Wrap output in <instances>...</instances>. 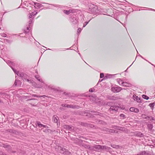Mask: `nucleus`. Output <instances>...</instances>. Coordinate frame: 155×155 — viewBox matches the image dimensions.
I'll list each match as a JSON object with an SVG mask.
<instances>
[{"mask_svg":"<svg viewBox=\"0 0 155 155\" xmlns=\"http://www.w3.org/2000/svg\"><path fill=\"white\" fill-rule=\"evenodd\" d=\"M89 91L90 92H94V90L93 89H92L91 88L89 89Z\"/></svg>","mask_w":155,"mask_h":155,"instance_id":"obj_49","label":"nucleus"},{"mask_svg":"<svg viewBox=\"0 0 155 155\" xmlns=\"http://www.w3.org/2000/svg\"><path fill=\"white\" fill-rule=\"evenodd\" d=\"M32 97H41L40 95H37L35 94H32Z\"/></svg>","mask_w":155,"mask_h":155,"instance_id":"obj_41","label":"nucleus"},{"mask_svg":"<svg viewBox=\"0 0 155 155\" xmlns=\"http://www.w3.org/2000/svg\"><path fill=\"white\" fill-rule=\"evenodd\" d=\"M73 10L72 9H70L69 10H63V12L66 15H69L70 13H73L74 12L73 11Z\"/></svg>","mask_w":155,"mask_h":155,"instance_id":"obj_12","label":"nucleus"},{"mask_svg":"<svg viewBox=\"0 0 155 155\" xmlns=\"http://www.w3.org/2000/svg\"><path fill=\"white\" fill-rule=\"evenodd\" d=\"M130 83L124 82V84L123 85V86L124 87H130Z\"/></svg>","mask_w":155,"mask_h":155,"instance_id":"obj_25","label":"nucleus"},{"mask_svg":"<svg viewBox=\"0 0 155 155\" xmlns=\"http://www.w3.org/2000/svg\"><path fill=\"white\" fill-rule=\"evenodd\" d=\"M1 36L3 37H7V34L4 33L0 34Z\"/></svg>","mask_w":155,"mask_h":155,"instance_id":"obj_37","label":"nucleus"},{"mask_svg":"<svg viewBox=\"0 0 155 155\" xmlns=\"http://www.w3.org/2000/svg\"><path fill=\"white\" fill-rule=\"evenodd\" d=\"M16 74L18 76L21 77L23 79H24V77H25V76L26 75L25 74L19 71H17Z\"/></svg>","mask_w":155,"mask_h":155,"instance_id":"obj_9","label":"nucleus"},{"mask_svg":"<svg viewBox=\"0 0 155 155\" xmlns=\"http://www.w3.org/2000/svg\"><path fill=\"white\" fill-rule=\"evenodd\" d=\"M8 131H9V132H13V130H11V129H8Z\"/></svg>","mask_w":155,"mask_h":155,"instance_id":"obj_48","label":"nucleus"},{"mask_svg":"<svg viewBox=\"0 0 155 155\" xmlns=\"http://www.w3.org/2000/svg\"><path fill=\"white\" fill-rule=\"evenodd\" d=\"M24 79H25V81H27L28 82L30 81L31 83H32V85H35V82H34L32 80H29L28 79H25L24 78Z\"/></svg>","mask_w":155,"mask_h":155,"instance_id":"obj_24","label":"nucleus"},{"mask_svg":"<svg viewBox=\"0 0 155 155\" xmlns=\"http://www.w3.org/2000/svg\"><path fill=\"white\" fill-rule=\"evenodd\" d=\"M68 105V104H62L61 106L63 107H67Z\"/></svg>","mask_w":155,"mask_h":155,"instance_id":"obj_45","label":"nucleus"},{"mask_svg":"<svg viewBox=\"0 0 155 155\" xmlns=\"http://www.w3.org/2000/svg\"><path fill=\"white\" fill-rule=\"evenodd\" d=\"M34 17H32L31 18H29L30 19V21H29V25H30L33 22V20L34 19Z\"/></svg>","mask_w":155,"mask_h":155,"instance_id":"obj_31","label":"nucleus"},{"mask_svg":"<svg viewBox=\"0 0 155 155\" xmlns=\"http://www.w3.org/2000/svg\"><path fill=\"white\" fill-rule=\"evenodd\" d=\"M145 151H143L137 154V155H145Z\"/></svg>","mask_w":155,"mask_h":155,"instance_id":"obj_30","label":"nucleus"},{"mask_svg":"<svg viewBox=\"0 0 155 155\" xmlns=\"http://www.w3.org/2000/svg\"><path fill=\"white\" fill-rule=\"evenodd\" d=\"M133 99L135 101H137L138 103H141V100L140 98L139 97L135 95H134L133 96Z\"/></svg>","mask_w":155,"mask_h":155,"instance_id":"obj_6","label":"nucleus"},{"mask_svg":"<svg viewBox=\"0 0 155 155\" xmlns=\"http://www.w3.org/2000/svg\"><path fill=\"white\" fill-rule=\"evenodd\" d=\"M35 78H36L38 81L43 83V84H45V83L41 79L40 77L38 75H36L35 76Z\"/></svg>","mask_w":155,"mask_h":155,"instance_id":"obj_19","label":"nucleus"},{"mask_svg":"<svg viewBox=\"0 0 155 155\" xmlns=\"http://www.w3.org/2000/svg\"><path fill=\"white\" fill-rule=\"evenodd\" d=\"M42 129L43 130V131L44 132L47 133L49 132V129H47V128H43Z\"/></svg>","mask_w":155,"mask_h":155,"instance_id":"obj_34","label":"nucleus"},{"mask_svg":"<svg viewBox=\"0 0 155 155\" xmlns=\"http://www.w3.org/2000/svg\"><path fill=\"white\" fill-rule=\"evenodd\" d=\"M50 5L51 6H49L48 7H47V9H54L53 7H59V5H54V4H50Z\"/></svg>","mask_w":155,"mask_h":155,"instance_id":"obj_18","label":"nucleus"},{"mask_svg":"<svg viewBox=\"0 0 155 155\" xmlns=\"http://www.w3.org/2000/svg\"><path fill=\"white\" fill-rule=\"evenodd\" d=\"M81 125L85 127H87L91 128L94 127L93 125L91 124H87L84 123H81Z\"/></svg>","mask_w":155,"mask_h":155,"instance_id":"obj_11","label":"nucleus"},{"mask_svg":"<svg viewBox=\"0 0 155 155\" xmlns=\"http://www.w3.org/2000/svg\"><path fill=\"white\" fill-rule=\"evenodd\" d=\"M12 69L13 70V71H14V72L16 73H17V71H16V70H15V69H14L13 68H12Z\"/></svg>","mask_w":155,"mask_h":155,"instance_id":"obj_50","label":"nucleus"},{"mask_svg":"<svg viewBox=\"0 0 155 155\" xmlns=\"http://www.w3.org/2000/svg\"><path fill=\"white\" fill-rule=\"evenodd\" d=\"M150 118V117H146V119H149Z\"/></svg>","mask_w":155,"mask_h":155,"instance_id":"obj_57","label":"nucleus"},{"mask_svg":"<svg viewBox=\"0 0 155 155\" xmlns=\"http://www.w3.org/2000/svg\"><path fill=\"white\" fill-rule=\"evenodd\" d=\"M104 74L103 73H101L100 74V78H103L104 77Z\"/></svg>","mask_w":155,"mask_h":155,"instance_id":"obj_46","label":"nucleus"},{"mask_svg":"<svg viewBox=\"0 0 155 155\" xmlns=\"http://www.w3.org/2000/svg\"><path fill=\"white\" fill-rule=\"evenodd\" d=\"M113 128L114 129H117L118 130H123V128L122 127L116 126H113Z\"/></svg>","mask_w":155,"mask_h":155,"instance_id":"obj_21","label":"nucleus"},{"mask_svg":"<svg viewBox=\"0 0 155 155\" xmlns=\"http://www.w3.org/2000/svg\"><path fill=\"white\" fill-rule=\"evenodd\" d=\"M155 105V103H152L149 104V106L153 109V107Z\"/></svg>","mask_w":155,"mask_h":155,"instance_id":"obj_29","label":"nucleus"},{"mask_svg":"<svg viewBox=\"0 0 155 155\" xmlns=\"http://www.w3.org/2000/svg\"><path fill=\"white\" fill-rule=\"evenodd\" d=\"M138 56H139L141 58H142L144 59V58H143L142 56L140 54H138Z\"/></svg>","mask_w":155,"mask_h":155,"instance_id":"obj_52","label":"nucleus"},{"mask_svg":"<svg viewBox=\"0 0 155 155\" xmlns=\"http://www.w3.org/2000/svg\"><path fill=\"white\" fill-rule=\"evenodd\" d=\"M147 127L148 129L151 130L153 127V125L151 124H149L147 125Z\"/></svg>","mask_w":155,"mask_h":155,"instance_id":"obj_27","label":"nucleus"},{"mask_svg":"<svg viewBox=\"0 0 155 155\" xmlns=\"http://www.w3.org/2000/svg\"><path fill=\"white\" fill-rule=\"evenodd\" d=\"M107 98L111 100H117L118 99V97L116 96H113L111 95H107Z\"/></svg>","mask_w":155,"mask_h":155,"instance_id":"obj_5","label":"nucleus"},{"mask_svg":"<svg viewBox=\"0 0 155 155\" xmlns=\"http://www.w3.org/2000/svg\"><path fill=\"white\" fill-rule=\"evenodd\" d=\"M113 104V102H107L106 104V105H108L109 106H112L111 105L112 104Z\"/></svg>","mask_w":155,"mask_h":155,"instance_id":"obj_38","label":"nucleus"},{"mask_svg":"<svg viewBox=\"0 0 155 155\" xmlns=\"http://www.w3.org/2000/svg\"><path fill=\"white\" fill-rule=\"evenodd\" d=\"M122 88L118 86H116L115 87H113L111 88L112 91L114 92H120Z\"/></svg>","mask_w":155,"mask_h":155,"instance_id":"obj_4","label":"nucleus"},{"mask_svg":"<svg viewBox=\"0 0 155 155\" xmlns=\"http://www.w3.org/2000/svg\"><path fill=\"white\" fill-rule=\"evenodd\" d=\"M7 145H7V144H3L2 145V147L5 148H6Z\"/></svg>","mask_w":155,"mask_h":155,"instance_id":"obj_47","label":"nucleus"},{"mask_svg":"<svg viewBox=\"0 0 155 155\" xmlns=\"http://www.w3.org/2000/svg\"><path fill=\"white\" fill-rule=\"evenodd\" d=\"M5 40L8 43L10 44L12 42V41L8 39H5Z\"/></svg>","mask_w":155,"mask_h":155,"instance_id":"obj_40","label":"nucleus"},{"mask_svg":"<svg viewBox=\"0 0 155 155\" xmlns=\"http://www.w3.org/2000/svg\"><path fill=\"white\" fill-rule=\"evenodd\" d=\"M38 13V12L36 11H34L31 13H29V18H31L32 17H34L33 16L36 15Z\"/></svg>","mask_w":155,"mask_h":155,"instance_id":"obj_13","label":"nucleus"},{"mask_svg":"<svg viewBox=\"0 0 155 155\" xmlns=\"http://www.w3.org/2000/svg\"><path fill=\"white\" fill-rule=\"evenodd\" d=\"M48 50H51V49H49V48H48Z\"/></svg>","mask_w":155,"mask_h":155,"instance_id":"obj_64","label":"nucleus"},{"mask_svg":"<svg viewBox=\"0 0 155 155\" xmlns=\"http://www.w3.org/2000/svg\"><path fill=\"white\" fill-rule=\"evenodd\" d=\"M58 117L57 116H54L52 118V120L55 123H57Z\"/></svg>","mask_w":155,"mask_h":155,"instance_id":"obj_22","label":"nucleus"},{"mask_svg":"<svg viewBox=\"0 0 155 155\" xmlns=\"http://www.w3.org/2000/svg\"><path fill=\"white\" fill-rule=\"evenodd\" d=\"M3 94V93H2V92H0V94Z\"/></svg>","mask_w":155,"mask_h":155,"instance_id":"obj_58","label":"nucleus"},{"mask_svg":"<svg viewBox=\"0 0 155 155\" xmlns=\"http://www.w3.org/2000/svg\"><path fill=\"white\" fill-rule=\"evenodd\" d=\"M107 149V147L105 146H101V149Z\"/></svg>","mask_w":155,"mask_h":155,"instance_id":"obj_42","label":"nucleus"},{"mask_svg":"<svg viewBox=\"0 0 155 155\" xmlns=\"http://www.w3.org/2000/svg\"><path fill=\"white\" fill-rule=\"evenodd\" d=\"M34 5H35V6H37L38 8H40L41 7L44 6L42 5L41 4L35 2H34Z\"/></svg>","mask_w":155,"mask_h":155,"instance_id":"obj_20","label":"nucleus"},{"mask_svg":"<svg viewBox=\"0 0 155 155\" xmlns=\"http://www.w3.org/2000/svg\"><path fill=\"white\" fill-rule=\"evenodd\" d=\"M69 49V48H67V49H65L64 50H68Z\"/></svg>","mask_w":155,"mask_h":155,"instance_id":"obj_59","label":"nucleus"},{"mask_svg":"<svg viewBox=\"0 0 155 155\" xmlns=\"http://www.w3.org/2000/svg\"><path fill=\"white\" fill-rule=\"evenodd\" d=\"M130 110L131 112H133L135 113H137L139 112V110L137 108L133 107H130Z\"/></svg>","mask_w":155,"mask_h":155,"instance_id":"obj_15","label":"nucleus"},{"mask_svg":"<svg viewBox=\"0 0 155 155\" xmlns=\"http://www.w3.org/2000/svg\"><path fill=\"white\" fill-rule=\"evenodd\" d=\"M22 34V33H20V34H19V35H18V36H20V35H21V34Z\"/></svg>","mask_w":155,"mask_h":155,"instance_id":"obj_60","label":"nucleus"},{"mask_svg":"<svg viewBox=\"0 0 155 155\" xmlns=\"http://www.w3.org/2000/svg\"><path fill=\"white\" fill-rule=\"evenodd\" d=\"M79 106L77 105H68L67 107L71 108H78Z\"/></svg>","mask_w":155,"mask_h":155,"instance_id":"obj_16","label":"nucleus"},{"mask_svg":"<svg viewBox=\"0 0 155 155\" xmlns=\"http://www.w3.org/2000/svg\"><path fill=\"white\" fill-rule=\"evenodd\" d=\"M88 10L90 13L95 14L98 11L97 6L91 3L90 4L88 5Z\"/></svg>","mask_w":155,"mask_h":155,"instance_id":"obj_1","label":"nucleus"},{"mask_svg":"<svg viewBox=\"0 0 155 155\" xmlns=\"http://www.w3.org/2000/svg\"><path fill=\"white\" fill-rule=\"evenodd\" d=\"M116 81L120 85H123L124 81L120 78H118L116 79Z\"/></svg>","mask_w":155,"mask_h":155,"instance_id":"obj_14","label":"nucleus"},{"mask_svg":"<svg viewBox=\"0 0 155 155\" xmlns=\"http://www.w3.org/2000/svg\"><path fill=\"white\" fill-rule=\"evenodd\" d=\"M81 29L80 28H78L77 30V33H80L81 31Z\"/></svg>","mask_w":155,"mask_h":155,"instance_id":"obj_43","label":"nucleus"},{"mask_svg":"<svg viewBox=\"0 0 155 155\" xmlns=\"http://www.w3.org/2000/svg\"><path fill=\"white\" fill-rule=\"evenodd\" d=\"M31 105H32V106H35V104H31Z\"/></svg>","mask_w":155,"mask_h":155,"instance_id":"obj_62","label":"nucleus"},{"mask_svg":"<svg viewBox=\"0 0 155 155\" xmlns=\"http://www.w3.org/2000/svg\"><path fill=\"white\" fill-rule=\"evenodd\" d=\"M41 96V97H45V95H42V96Z\"/></svg>","mask_w":155,"mask_h":155,"instance_id":"obj_53","label":"nucleus"},{"mask_svg":"<svg viewBox=\"0 0 155 155\" xmlns=\"http://www.w3.org/2000/svg\"><path fill=\"white\" fill-rule=\"evenodd\" d=\"M120 116L121 117H122L123 118H124L125 117V115L123 114H121L120 115Z\"/></svg>","mask_w":155,"mask_h":155,"instance_id":"obj_44","label":"nucleus"},{"mask_svg":"<svg viewBox=\"0 0 155 155\" xmlns=\"http://www.w3.org/2000/svg\"><path fill=\"white\" fill-rule=\"evenodd\" d=\"M151 120H154V119H153V117H151Z\"/></svg>","mask_w":155,"mask_h":155,"instance_id":"obj_56","label":"nucleus"},{"mask_svg":"<svg viewBox=\"0 0 155 155\" xmlns=\"http://www.w3.org/2000/svg\"><path fill=\"white\" fill-rule=\"evenodd\" d=\"M145 155H152V154L148 151H145Z\"/></svg>","mask_w":155,"mask_h":155,"instance_id":"obj_36","label":"nucleus"},{"mask_svg":"<svg viewBox=\"0 0 155 155\" xmlns=\"http://www.w3.org/2000/svg\"><path fill=\"white\" fill-rule=\"evenodd\" d=\"M118 107L115 106H111L109 109V111L111 113H113V112H116L117 111Z\"/></svg>","mask_w":155,"mask_h":155,"instance_id":"obj_3","label":"nucleus"},{"mask_svg":"<svg viewBox=\"0 0 155 155\" xmlns=\"http://www.w3.org/2000/svg\"><path fill=\"white\" fill-rule=\"evenodd\" d=\"M36 126H38L39 127L41 128L43 127L45 128H48V127L47 126L41 124L40 122H36Z\"/></svg>","mask_w":155,"mask_h":155,"instance_id":"obj_8","label":"nucleus"},{"mask_svg":"<svg viewBox=\"0 0 155 155\" xmlns=\"http://www.w3.org/2000/svg\"><path fill=\"white\" fill-rule=\"evenodd\" d=\"M30 25H29V27L28 26L26 28L24 29V33H28L30 31L29 28H30Z\"/></svg>","mask_w":155,"mask_h":155,"instance_id":"obj_23","label":"nucleus"},{"mask_svg":"<svg viewBox=\"0 0 155 155\" xmlns=\"http://www.w3.org/2000/svg\"><path fill=\"white\" fill-rule=\"evenodd\" d=\"M28 82L29 83H32H32H31V82H30V81H29V82Z\"/></svg>","mask_w":155,"mask_h":155,"instance_id":"obj_61","label":"nucleus"},{"mask_svg":"<svg viewBox=\"0 0 155 155\" xmlns=\"http://www.w3.org/2000/svg\"><path fill=\"white\" fill-rule=\"evenodd\" d=\"M134 135L135 136L140 137H143V134L140 132H135V133Z\"/></svg>","mask_w":155,"mask_h":155,"instance_id":"obj_10","label":"nucleus"},{"mask_svg":"<svg viewBox=\"0 0 155 155\" xmlns=\"http://www.w3.org/2000/svg\"><path fill=\"white\" fill-rule=\"evenodd\" d=\"M95 148L98 150L101 149V145H96L95 146Z\"/></svg>","mask_w":155,"mask_h":155,"instance_id":"obj_32","label":"nucleus"},{"mask_svg":"<svg viewBox=\"0 0 155 155\" xmlns=\"http://www.w3.org/2000/svg\"><path fill=\"white\" fill-rule=\"evenodd\" d=\"M150 10H152V11H155V10L154 9H152V8H150Z\"/></svg>","mask_w":155,"mask_h":155,"instance_id":"obj_54","label":"nucleus"},{"mask_svg":"<svg viewBox=\"0 0 155 155\" xmlns=\"http://www.w3.org/2000/svg\"><path fill=\"white\" fill-rule=\"evenodd\" d=\"M64 128L68 130L69 131H71L74 130V127L73 126H70L68 125H64L63 126Z\"/></svg>","mask_w":155,"mask_h":155,"instance_id":"obj_7","label":"nucleus"},{"mask_svg":"<svg viewBox=\"0 0 155 155\" xmlns=\"http://www.w3.org/2000/svg\"><path fill=\"white\" fill-rule=\"evenodd\" d=\"M44 84H43V83H41V84H36V85H35V87H38V88H41L44 85Z\"/></svg>","mask_w":155,"mask_h":155,"instance_id":"obj_26","label":"nucleus"},{"mask_svg":"<svg viewBox=\"0 0 155 155\" xmlns=\"http://www.w3.org/2000/svg\"><path fill=\"white\" fill-rule=\"evenodd\" d=\"M142 97L143 98L146 100H148L149 99V97H148L144 94L142 95Z\"/></svg>","mask_w":155,"mask_h":155,"instance_id":"obj_33","label":"nucleus"},{"mask_svg":"<svg viewBox=\"0 0 155 155\" xmlns=\"http://www.w3.org/2000/svg\"><path fill=\"white\" fill-rule=\"evenodd\" d=\"M91 20V19L90 20L88 21H87V22L86 21V22H85L84 24V25L83 26V27H85V26Z\"/></svg>","mask_w":155,"mask_h":155,"instance_id":"obj_39","label":"nucleus"},{"mask_svg":"<svg viewBox=\"0 0 155 155\" xmlns=\"http://www.w3.org/2000/svg\"><path fill=\"white\" fill-rule=\"evenodd\" d=\"M21 84V82L19 80H16L14 85L15 86H20Z\"/></svg>","mask_w":155,"mask_h":155,"instance_id":"obj_17","label":"nucleus"},{"mask_svg":"<svg viewBox=\"0 0 155 155\" xmlns=\"http://www.w3.org/2000/svg\"><path fill=\"white\" fill-rule=\"evenodd\" d=\"M112 76V75H109V76H108L109 78H111V77Z\"/></svg>","mask_w":155,"mask_h":155,"instance_id":"obj_55","label":"nucleus"},{"mask_svg":"<svg viewBox=\"0 0 155 155\" xmlns=\"http://www.w3.org/2000/svg\"><path fill=\"white\" fill-rule=\"evenodd\" d=\"M69 20L72 25H76L78 24V18L75 15H73L69 18Z\"/></svg>","mask_w":155,"mask_h":155,"instance_id":"obj_2","label":"nucleus"},{"mask_svg":"<svg viewBox=\"0 0 155 155\" xmlns=\"http://www.w3.org/2000/svg\"><path fill=\"white\" fill-rule=\"evenodd\" d=\"M11 147L10 146L8 145L6 147V149L7 150H9L11 149Z\"/></svg>","mask_w":155,"mask_h":155,"instance_id":"obj_35","label":"nucleus"},{"mask_svg":"<svg viewBox=\"0 0 155 155\" xmlns=\"http://www.w3.org/2000/svg\"><path fill=\"white\" fill-rule=\"evenodd\" d=\"M37 100V99H35V98H31V99H29L28 100H27L29 101V100Z\"/></svg>","mask_w":155,"mask_h":155,"instance_id":"obj_51","label":"nucleus"},{"mask_svg":"<svg viewBox=\"0 0 155 155\" xmlns=\"http://www.w3.org/2000/svg\"><path fill=\"white\" fill-rule=\"evenodd\" d=\"M107 131L110 133H116V131L113 129H107Z\"/></svg>","mask_w":155,"mask_h":155,"instance_id":"obj_28","label":"nucleus"},{"mask_svg":"<svg viewBox=\"0 0 155 155\" xmlns=\"http://www.w3.org/2000/svg\"><path fill=\"white\" fill-rule=\"evenodd\" d=\"M79 55L81 56V54H80V53H79Z\"/></svg>","mask_w":155,"mask_h":155,"instance_id":"obj_63","label":"nucleus"}]
</instances>
